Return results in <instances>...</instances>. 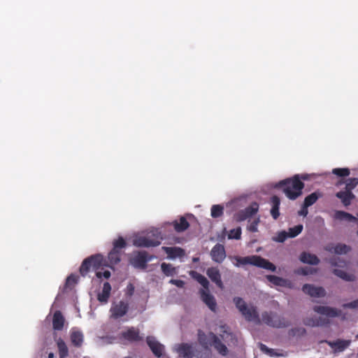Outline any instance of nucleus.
Listing matches in <instances>:
<instances>
[{
  "label": "nucleus",
  "instance_id": "1",
  "mask_svg": "<svg viewBox=\"0 0 358 358\" xmlns=\"http://www.w3.org/2000/svg\"><path fill=\"white\" fill-rule=\"evenodd\" d=\"M276 187L280 188L288 199L295 200L302 194L304 183L299 180V175L296 174L280 181Z\"/></svg>",
  "mask_w": 358,
  "mask_h": 358
},
{
  "label": "nucleus",
  "instance_id": "2",
  "mask_svg": "<svg viewBox=\"0 0 358 358\" xmlns=\"http://www.w3.org/2000/svg\"><path fill=\"white\" fill-rule=\"evenodd\" d=\"M234 259L236 261L235 266L237 267L241 265L250 264L271 271H275L276 269L273 264L258 255H251L244 257L236 256L234 257Z\"/></svg>",
  "mask_w": 358,
  "mask_h": 358
},
{
  "label": "nucleus",
  "instance_id": "3",
  "mask_svg": "<svg viewBox=\"0 0 358 358\" xmlns=\"http://www.w3.org/2000/svg\"><path fill=\"white\" fill-rule=\"evenodd\" d=\"M234 302L236 307L241 313L245 319L248 322H260V319L257 310L254 306H248L244 300L241 297H234Z\"/></svg>",
  "mask_w": 358,
  "mask_h": 358
},
{
  "label": "nucleus",
  "instance_id": "4",
  "mask_svg": "<svg viewBox=\"0 0 358 358\" xmlns=\"http://www.w3.org/2000/svg\"><path fill=\"white\" fill-rule=\"evenodd\" d=\"M262 321L264 324L273 328H285L290 322L285 317L279 316L276 313L265 311L262 314Z\"/></svg>",
  "mask_w": 358,
  "mask_h": 358
},
{
  "label": "nucleus",
  "instance_id": "5",
  "mask_svg": "<svg viewBox=\"0 0 358 358\" xmlns=\"http://www.w3.org/2000/svg\"><path fill=\"white\" fill-rule=\"evenodd\" d=\"M113 248L108 253V261L111 264H117L121 260L123 251L127 246V243L122 237H119L117 240L113 241Z\"/></svg>",
  "mask_w": 358,
  "mask_h": 358
},
{
  "label": "nucleus",
  "instance_id": "6",
  "mask_svg": "<svg viewBox=\"0 0 358 358\" xmlns=\"http://www.w3.org/2000/svg\"><path fill=\"white\" fill-rule=\"evenodd\" d=\"M161 238L157 234H148L146 236H138L133 241L134 245L138 248L155 247L161 243Z\"/></svg>",
  "mask_w": 358,
  "mask_h": 358
},
{
  "label": "nucleus",
  "instance_id": "7",
  "mask_svg": "<svg viewBox=\"0 0 358 358\" xmlns=\"http://www.w3.org/2000/svg\"><path fill=\"white\" fill-rule=\"evenodd\" d=\"M103 257L100 255H92L83 262L80 267V273L83 276L87 275L91 267L95 269L99 268L102 265Z\"/></svg>",
  "mask_w": 358,
  "mask_h": 358
},
{
  "label": "nucleus",
  "instance_id": "8",
  "mask_svg": "<svg viewBox=\"0 0 358 358\" xmlns=\"http://www.w3.org/2000/svg\"><path fill=\"white\" fill-rule=\"evenodd\" d=\"M259 210V205L257 203L254 202L248 207L243 210H241L234 215V220L237 222H241L247 219L252 217L255 215Z\"/></svg>",
  "mask_w": 358,
  "mask_h": 358
},
{
  "label": "nucleus",
  "instance_id": "9",
  "mask_svg": "<svg viewBox=\"0 0 358 358\" xmlns=\"http://www.w3.org/2000/svg\"><path fill=\"white\" fill-rule=\"evenodd\" d=\"M152 256H148L145 251L138 252L130 260L131 264L137 268L145 269L147 267V263L152 259Z\"/></svg>",
  "mask_w": 358,
  "mask_h": 358
},
{
  "label": "nucleus",
  "instance_id": "10",
  "mask_svg": "<svg viewBox=\"0 0 358 358\" xmlns=\"http://www.w3.org/2000/svg\"><path fill=\"white\" fill-rule=\"evenodd\" d=\"M129 310V304L127 302L120 301L117 303H113L110 308V312L111 317L114 319H118L127 314Z\"/></svg>",
  "mask_w": 358,
  "mask_h": 358
},
{
  "label": "nucleus",
  "instance_id": "11",
  "mask_svg": "<svg viewBox=\"0 0 358 358\" xmlns=\"http://www.w3.org/2000/svg\"><path fill=\"white\" fill-rule=\"evenodd\" d=\"M175 350L180 357L193 358L195 356V351L192 344L180 343L175 346Z\"/></svg>",
  "mask_w": 358,
  "mask_h": 358
},
{
  "label": "nucleus",
  "instance_id": "12",
  "mask_svg": "<svg viewBox=\"0 0 358 358\" xmlns=\"http://www.w3.org/2000/svg\"><path fill=\"white\" fill-rule=\"evenodd\" d=\"M199 294L202 301L208 307V308L216 313L217 302L213 295L210 293L209 290L200 289Z\"/></svg>",
  "mask_w": 358,
  "mask_h": 358
},
{
  "label": "nucleus",
  "instance_id": "13",
  "mask_svg": "<svg viewBox=\"0 0 358 358\" xmlns=\"http://www.w3.org/2000/svg\"><path fill=\"white\" fill-rule=\"evenodd\" d=\"M313 310L317 313L326 315L329 317H339L342 314V311L339 309L324 306H315L313 308Z\"/></svg>",
  "mask_w": 358,
  "mask_h": 358
},
{
  "label": "nucleus",
  "instance_id": "14",
  "mask_svg": "<svg viewBox=\"0 0 358 358\" xmlns=\"http://www.w3.org/2000/svg\"><path fill=\"white\" fill-rule=\"evenodd\" d=\"M120 337L131 343L143 340V337L140 336L139 330L134 327H129L126 331H122Z\"/></svg>",
  "mask_w": 358,
  "mask_h": 358
},
{
  "label": "nucleus",
  "instance_id": "15",
  "mask_svg": "<svg viewBox=\"0 0 358 358\" xmlns=\"http://www.w3.org/2000/svg\"><path fill=\"white\" fill-rule=\"evenodd\" d=\"M146 342L152 353L157 357H160L164 350V347L159 343L154 336H149L146 338Z\"/></svg>",
  "mask_w": 358,
  "mask_h": 358
},
{
  "label": "nucleus",
  "instance_id": "16",
  "mask_svg": "<svg viewBox=\"0 0 358 358\" xmlns=\"http://www.w3.org/2000/svg\"><path fill=\"white\" fill-rule=\"evenodd\" d=\"M210 257L214 262L219 264L222 263L226 257L224 245L220 243H217L214 245L210 251Z\"/></svg>",
  "mask_w": 358,
  "mask_h": 358
},
{
  "label": "nucleus",
  "instance_id": "17",
  "mask_svg": "<svg viewBox=\"0 0 358 358\" xmlns=\"http://www.w3.org/2000/svg\"><path fill=\"white\" fill-rule=\"evenodd\" d=\"M302 291L312 297H322L326 294L325 289L322 287H315L310 284H305Z\"/></svg>",
  "mask_w": 358,
  "mask_h": 358
},
{
  "label": "nucleus",
  "instance_id": "18",
  "mask_svg": "<svg viewBox=\"0 0 358 358\" xmlns=\"http://www.w3.org/2000/svg\"><path fill=\"white\" fill-rule=\"evenodd\" d=\"M206 274L208 276V278L213 282H215L219 288L223 289L224 285L221 279V274L219 269L217 267L208 268L206 271Z\"/></svg>",
  "mask_w": 358,
  "mask_h": 358
},
{
  "label": "nucleus",
  "instance_id": "19",
  "mask_svg": "<svg viewBox=\"0 0 358 358\" xmlns=\"http://www.w3.org/2000/svg\"><path fill=\"white\" fill-rule=\"evenodd\" d=\"M268 280L276 286L292 288V283L290 280L282 278L281 277H278L276 275H268L266 276Z\"/></svg>",
  "mask_w": 358,
  "mask_h": 358
},
{
  "label": "nucleus",
  "instance_id": "20",
  "mask_svg": "<svg viewBox=\"0 0 358 358\" xmlns=\"http://www.w3.org/2000/svg\"><path fill=\"white\" fill-rule=\"evenodd\" d=\"M210 336L213 338V345L214 348L222 355L225 356L228 353L227 346L222 343L220 339L214 334L210 333Z\"/></svg>",
  "mask_w": 358,
  "mask_h": 358
},
{
  "label": "nucleus",
  "instance_id": "21",
  "mask_svg": "<svg viewBox=\"0 0 358 358\" xmlns=\"http://www.w3.org/2000/svg\"><path fill=\"white\" fill-rule=\"evenodd\" d=\"M336 196L341 199L344 206L347 207L350 206L352 201L355 199V196L352 192L347 191H339L336 194Z\"/></svg>",
  "mask_w": 358,
  "mask_h": 358
},
{
  "label": "nucleus",
  "instance_id": "22",
  "mask_svg": "<svg viewBox=\"0 0 358 358\" xmlns=\"http://www.w3.org/2000/svg\"><path fill=\"white\" fill-rule=\"evenodd\" d=\"M210 333L206 334L202 330H198V341L202 348H210L213 345V338L210 336Z\"/></svg>",
  "mask_w": 358,
  "mask_h": 358
},
{
  "label": "nucleus",
  "instance_id": "23",
  "mask_svg": "<svg viewBox=\"0 0 358 358\" xmlns=\"http://www.w3.org/2000/svg\"><path fill=\"white\" fill-rule=\"evenodd\" d=\"M323 342L327 343L331 348H335L336 350L339 352L343 351L350 344V341L337 339L335 341H324Z\"/></svg>",
  "mask_w": 358,
  "mask_h": 358
},
{
  "label": "nucleus",
  "instance_id": "24",
  "mask_svg": "<svg viewBox=\"0 0 358 358\" xmlns=\"http://www.w3.org/2000/svg\"><path fill=\"white\" fill-rule=\"evenodd\" d=\"M64 317L59 310L55 312L52 317V327L55 330L60 331L64 324Z\"/></svg>",
  "mask_w": 358,
  "mask_h": 358
},
{
  "label": "nucleus",
  "instance_id": "25",
  "mask_svg": "<svg viewBox=\"0 0 358 358\" xmlns=\"http://www.w3.org/2000/svg\"><path fill=\"white\" fill-rule=\"evenodd\" d=\"M270 202L271 204V215L274 220H277L280 216V199L278 196L274 195L271 198Z\"/></svg>",
  "mask_w": 358,
  "mask_h": 358
},
{
  "label": "nucleus",
  "instance_id": "26",
  "mask_svg": "<svg viewBox=\"0 0 358 358\" xmlns=\"http://www.w3.org/2000/svg\"><path fill=\"white\" fill-rule=\"evenodd\" d=\"M299 259L301 262L310 265H317L320 263V259L315 255L306 252H303L300 255Z\"/></svg>",
  "mask_w": 358,
  "mask_h": 358
},
{
  "label": "nucleus",
  "instance_id": "27",
  "mask_svg": "<svg viewBox=\"0 0 358 358\" xmlns=\"http://www.w3.org/2000/svg\"><path fill=\"white\" fill-rule=\"evenodd\" d=\"M334 217L338 220H346L348 222L358 223V219L356 217L343 210H336L334 213Z\"/></svg>",
  "mask_w": 358,
  "mask_h": 358
},
{
  "label": "nucleus",
  "instance_id": "28",
  "mask_svg": "<svg viewBox=\"0 0 358 358\" xmlns=\"http://www.w3.org/2000/svg\"><path fill=\"white\" fill-rule=\"evenodd\" d=\"M111 291V286L109 282H106L103 283L101 292L99 293L97 296L98 300L101 303H106L108 301Z\"/></svg>",
  "mask_w": 358,
  "mask_h": 358
},
{
  "label": "nucleus",
  "instance_id": "29",
  "mask_svg": "<svg viewBox=\"0 0 358 358\" xmlns=\"http://www.w3.org/2000/svg\"><path fill=\"white\" fill-rule=\"evenodd\" d=\"M190 275L203 287L202 289L209 290V282L204 275L196 271H191Z\"/></svg>",
  "mask_w": 358,
  "mask_h": 358
},
{
  "label": "nucleus",
  "instance_id": "30",
  "mask_svg": "<svg viewBox=\"0 0 358 358\" xmlns=\"http://www.w3.org/2000/svg\"><path fill=\"white\" fill-rule=\"evenodd\" d=\"M83 338V334L80 331H73L70 335L71 343L75 347H80L82 345Z\"/></svg>",
  "mask_w": 358,
  "mask_h": 358
},
{
  "label": "nucleus",
  "instance_id": "31",
  "mask_svg": "<svg viewBox=\"0 0 358 358\" xmlns=\"http://www.w3.org/2000/svg\"><path fill=\"white\" fill-rule=\"evenodd\" d=\"M325 250L329 252H334L336 254L342 255L348 253L350 248L345 244H337L335 247L327 246Z\"/></svg>",
  "mask_w": 358,
  "mask_h": 358
},
{
  "label": "nucleus",
  "instance_id": "32",
  "mask_svg": "<svg viewBox=\"0 0 358 358\" xmlns=\"http://www.w3.org/2000/svg\"><path fill=\"white\" fill-rule=\"evenodd\" d=\"M173 226L177 232H182L188 229L189 224L185 217H181L179 222L177 220L173 222Z\"/></svg>",
  "mask_w": 358,
  "mask_h": 358
},
{
  "label": "nucleus",
  "instance_id": "33",
  "mask_svg": "<svg viewBox=\"0 0 358 358\" xmlns=\"http://www.w3.org/2000/svg\"><path fill=\"white\" fill-rule=\"evenodd\" d=\"M164 250L169 257L176 258L178 257H182L185 255V251L180 248H164Z\"/></svg>",
  "mask_w": 358,
  "mask_h": 358
},
{
  "label": "nucleus",
  "instance_id": "34",
  "mask_svg": "<svg viewBox=\"0 0 358 358\" xmlns=\"http://www.w3.org/2000/svg\"><path fill=\"white\" fill-rule=\"evenodd\" d=\"M57 345L59 350V358H66L69 355V349L65 342L59 338L57 341Z\"/></svg>",
  "mask_w": 358,
  "mask_h": 358
},
{
  "label": "nucleus",
  "instance_id": "35",
  "mask_svg": "<svg viewBox=\"0 0 358 358\" xmlns=\"http://www.w3.org/2000/svg\"><path fill=\"white\" fill-rule=\"evenodd\" d=\"M161 269L166 276H173L177 274L176 268L173 267L171 264L162 263L161 264Z\"/></svg>",
  "mask_w": 358,
  "mask_h": 358
},
{
  "label": "nucleus",
  "instance_id": "36",
  "mask_svg": "<svg viewBox=\"0 0 358 358\" xmlns=\"http://www.w3.org/2000/svg\"><path fill=\"white\" fill-rule=\"evenodd\" d=\"M333 273L338 277L346 280V281H353L355 280V277L354 275L352 274H349L348 273H346L345 271L341 270V269H338V268H335L334 269L333 271Z\"/></svg>",
  "mask_w": 358,
  "mask_h": 358
},
{
  "label": "nucleus",
  "instance_id": "37",
  "mask_svg": "<svg viewBox=\"0 0 358 358\" xmlns=\"http://www.w3.org/2000/svg\"><path fill=\"white\" fill-rule=\"evenodd\" d=\"M321 195L315 192L307 196L303 201V204H305V208H308L309 206L313 205L319 199Z\"/></svg>",
  "mask_w": 358,
  "mask_h": 358
},
{
  "label": "nucleus",
  "instance_id": "38",
  "mask_svg": "<svg viewBox=\"0 0 358 358\" xmlns=\"http://www.w3.org/2000/svg\"><path fill=\"white\" fill-rule=\"evenodd\" d=\"M358 185V178H351L346 180L345 191L352 192V189H354L357 185Z\"/></svg>",
  "mask_w": 358,
  "mask_h": 358
},
{
  "label": "nucleus",
  "instance_id": "39",
  "mask_svg": "<svg viewBox=\"0 0 358 358\" xmlns=\"http://www.w3.org/2000/svg\"><path fill=\"white\" fill-rule=\"evenodd\" d=\"M224 208L221 205H213L211 208V216L214 218L220 217L222 215Z\"/></svg>",
  "mask_w": 358,
  "mask_h": 358
},
{
  "label": "nucleus",
  "instance_id": "40",
  "mask_svg": "<svg viewBox=\"0 0 358 358\" xmlns=\"http://www.w3.org/2000/svg\"><path fill=\"white\" fill-rule=\"evenodd\" d=\"M303 230V225L298 224L294 226V227L289 228L288 230L287 234L289 238H294L298 236Z\"/></svg>",
  "mask_w": 358,
  "mask_h": 358
},
{
  "label": "nucleus",
  "instance_id": "41",
  "mask_svg": "<svg viewBox=\"0 0 358 358\" xmlns=\"http://www.w3.org/2000/svg\"><path fill=\"white\" fill-rule=\"evenodd\" d=\"M203 350L201 351H196L195 352V357L197 358H211L212 352L210 348H203Z\"/></svg>",
  "mask_w": 358,
  "mask_h": 358
},
{
  "label": "nucleus",
  "instance_id": "42",
  "mask_svg": "<svg viewBox=\"0 0 358 358\" xmlns=\"http://www.w3.org/2000/svg\"><path fill=\"white\" fill-rule=\"evenodd\" d=\"M332 173L338 177H346L350 175V171L348 168H336L332 170Z\"/></svg>",
  "mask_w": 358,
  "mask_h": 358
},
{
  "label": "nucleus",
  "instance_id": "43",
  "mask_svg": "<svg viewBox=\"0 0 358 358\" xmlns=\"http://www.w3.org/2000/svg\"><path fill=\"white\" fill-rule=\"evenodd\" d=\"M241 234H242L241 228V227H238L231 229L229 231L228 237L229 239L239 240V239H241Z\"/></svg>",
  "mask_w": 358,
  "mask_h": 358
},
{
  "label": "nucleus",
  "instance_id": "44",
  "mask_svg": "<svg viewBox=\"0 0 358 358\" xmlns=\"http://www.w3.org/2000/svg\"><path fill=\"white\" fill-rule=\"evenodd\" d=\"M303 323L306 326H310V327H318V326H322L324 324H327L328 323V322L324 320L322 322H320L318 320H314V319H312V318H308V319H306V320L303 321Z\"/></svg>",
  "mask_w": 358,
  "mask_h": 358
},
{
  "label": "nucleus",
  "instance_id": "45",
  "mask_svg": "<svg viewBox=\"0 0 358 358\" xmlns=\"http://www.w3.org/2000/svg\"><path fill=\"white\" fill-rule=\"evenodd\" d=\"M77 283V276L71 274L66 280L65 286L66 288H71Z\"/></svg>",
  "mask_w": 358,
  "mask_h": 358
},
{
  "label": "nucleus",
  "instance_id": "46",
  "mask_svg": "<svg viewBox=\"0 0 358 358\" xmlns=\"http://www.w3.org/2000/svg\"><path fill=\"white\" fill-rule=\"evenodd\" d=\"M306 333V330L303 327L292 328L289 331V334L292 336H303Z\"/></svg>",
  "mask_w": 358,
  "mask_h": 358
},
{
  "label": "nucleus",
  "instance_id": "47",
  "mask_svg": "<svg viewBox=\"0 0 358 358\" xmlns=\"http://www.w3.org/2000/svg\"><path fill=\"white\" fill-rule=\"evenodd\" d=\"M289 235L285 231H280L278 233V236L274 238V241L278 243L284 242L287 238Z\"/></svg>",
  "mask_w": 358,
  "mask_h": 358
},
{
  "label": "nucleus",
  "instance_id": "48",
  "mask_svg": "<svg viewBox=\"0 0 358 358\" xmlns=\"http://www.w3.org/2000/svg\"><path fill=\"white\" fill-rule=\"evenodd\" d=\"M259 217L254 220L250 224L248 227V229L251 232H257V226L259 223Z\"/></svg>",
  "mask_w": 358,
  "mask_h": 358
},
{
  "label": "nucleus",
  "instance_id": "49",
  "mask_svg": "<svg viewBox=\"0 0 358 358\" xmlns=\"http://www.w3.org/2000/svg\"><path fill=\"white\" fill-rule=\"evenodd\" d=\"M344 308H358V299L354 300L350 303H344L342 306Z\"/></svg>",
  "mask_w": 358,
  "mask_h": 358
},
{
  "label": "nucleus",
  "instance_id": "50",
  "mask_svg": "<svg viewBox=\"0 0 358 358\" xmlns=\"http://www.w3.org/2000/svg\"><path fill=\"white\" fill-rule=\"evenodd\" d=\"M96 275L98 278H104L108 279L110 276V272L109 271H104L103 272L98 271L96 273Z\"/></svg>",
  "mask_w": 358,
  "mask_h": 358
},
{
  "label": "nucleus",
  "instance_id": "51",
  "mask_svg": "<svg viewBox=\"0 0 358 358\" xmlns=\"http://www.w3.org/2000/svg\"><path fill=\"white\" fill-rule=\"evenodd\" d=\"M169 283L176 285L178 287L182 288L185 285V282L181 280L171 279Z\"/></svg>",
  "mask_w": 358,
  "mask_h": 358
},
{
  "label": "nucleus",
  "instance_id": "52",
  "mask_svg": "<svg viewBox=\"0 0 358 358\" xmlns=\"http://www.w3.org/2000/svg\"><path fill=\"white\" fill-rule=\"evenodd\" d=\"M308 213V208H305V204L303 203L301 209L299 211V215L306 217Z\"/></svg>",
  "mask_w": 358,
  "mask_h": 358
},
{
  "label": "nucleus",
  "instance_id": "53",
  "mask_svg": "<svg viewBox=\"0 0 358 358\" xmlns=\"http://www.w3.org/2000/svg\"><path fill=\"white\" fill-rule=\"evenodd\" d=\"M260 349L262 350V351L265 352H270L271 351V349L268 348L265 345L262 343L260 344Z\"/></svg>",
  "mask_w": 358,
  "mask_h": 358
},
{
  "label": "nucleus",
  "instance_id": "54",
  "mask_svg": "<svg viewBox=\"0 0 358 358\" xmlns=\"http://www.w3.org/2000/svg\"><path fill=\"white\" fill-rule=\"evenodd\" d=\"M309 178V175L308 174H301V175H299V180H308Z\"/></svg>",
  "mask_w": 358,
  "mask_h": 358
},
{
  "label": "nucleus",
  "instance_id": "55",
  "mask_svg": "<svg viewBox=\"0 0 358 358\" xmlns=\"http://www.w3.org/2000/svg\"><path fill=\"white\" fill-rule=\"evenodd\" d=\"M127 287H128V289H129V294L131 295L133 294V292H134V289L133 285L130 284Z\"/></svg>",
  "mask_w": 358,
  "mask_h": 358
},
{
  "label": "nucleus",
  "instance_id": "56",
  "mask_svg": "<svg viewBox=\"0 0 358 358\" xmlns=\"http://www.w3.org/2000/svg\"><path fill=\"white\" fill-rule=\"evenodd\" d=\"M345 182L341 179L336 182V186H341V185L344 184Z\"/></svg>",
  "mask_w": 358,
  "mask_h": 358
},
{
  "label": "nucleus",
  "instance_id": "57",
  "mask_svg": "<svg viewBox=\"0 0 358 358\" xmlns=\"http://www.w3.org/2000/svg\"><path fill=\"white\" fill-rule=\"evenodd\" d=\"M48 358H55V355L52 352L48 354Z\"/></svg>",
  "mask_w": 358,
  "mask_h": 358
},
{
  "label": "nucleus",
  "instance_id": "58",
  "mask_svg": "<svg viewBox=\"0 0 358 358\" xmlns=\"http://www.w3.org/2000/svg\"><path fill=\"white\" fill-rule=\"evenodd\" d=\"M303 274H304V275H307V274H308V273H307L306 271H303Z\"/></svg>",
  "mask_w": 358,
  "mask_h": 358
},
{
  "label": "nucleus",
  "instance_id": "59",
  "mask_svg": "<svg viewBox=\"0 0 358 358\" xmlns=\"http://www.w3.org/2000/svg\"><path fill=\"white\" fill-rule=\"evenodd\" d=\"M331 264H332L333 265H335V266H336V265H337V264H336V263L333 262H331Z\"/></svg>",
  "mask_w": 358,
  "mask_h": 358
},
{
  "label": "nucleus",
  "instance_id": "60",
  "mask_svg": "<svg viewBox=\"0 0 358 358\" xmlns=\"http://www.w3.org/2000/svg\"><path fill=\"white\" fill-rule=\"evenodd\" d=\"M356 339H358V334L355 336Z\"/></svg>",
  "mask_w": 358,
  "mask_h": 358
},
{
  "label": "nucleus",
  "instance_id": "61",
  "mask_svg": "<svg viewBox=\"0 0 358 358\" xmlns=\"http://www.w3.org/2000/svg\"><path fill=\"white\" fill-rule=\"evenodd\" d=\"M357 236H358V230H357Z\"/></svg>",
  "mask_w": 358,
  "mask_h": 358
},
{
  "label": "nucleus",
  "instance_id": "62",
  "mask_svg": "<svg viewBox=\"0 0 358 358\" xmlns=\"http://www.w3.org/2000/svg\"><path fill=\"white\" fill-rule=\"evenodd\" d=\"M357 216H358V214H357Z\"/></svg>",
  "mask_w": 358,
  "mask_h": 358
}]
</instances>
